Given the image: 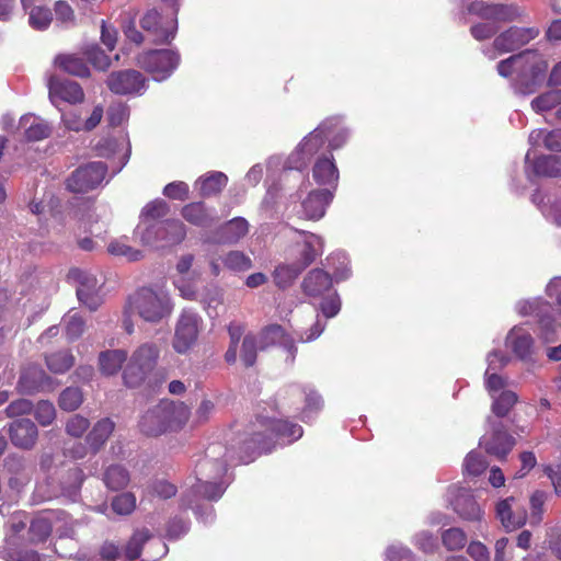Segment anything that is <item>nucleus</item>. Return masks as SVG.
I'll return each instance as SVG.
<instances>
[{"label": "nucleus", "mask_w": 561, "mask_h": 561, "mask_svg": "<svg viewBox=\"0 0 561 561\" xmlns=\"http://www.w3.org/2000/svg\"><path fill=\"white\" fill-rule=\"evenodd\" d=\"M174 310V302L169 290L159 284L139 287L129 295L125 308L149 324H159L168 320Z\"/></svg>", "instance_id": "20e7f679"}, {"label": "nucleus", "mask_w": 561, "mask_h": 561, "mask_svg": "<svg viewBox=\"0 0 561 561\" xmlns=\"http://www.w3.org/2000/svg\"><path fill=\"white\" fill-rule=\"evenodd\" d=\"M151 533L146 529H137L125 547V560L134 561L141 556V549L145 543L147 548L141 561H158L167 554L168 547L160 539H151Z\"/></svg>", "instance_id": "4468645a"}, {"label": "nucleus", "mask_w": 561, "mask_h": 561, "mask_svg": "<svg viewBox=\"0 0 561 561\" xmlns=\"http://www.w3.org/2000/svg\"><path fill=\"white\" fill-rule=\"evenodd\" d=\"M304 270L305 267H301L296 261L279 264L273 273L274 283L278 288L285 289L295 282Z\"/></svg>", "instance_id": "37998d69"}, {"label": "nucleus", "mask_w": 561, "mask_h": 561, "mask_svg": "<svg viewBox=\"0 0 561 561\" xmlns=\"http://www.w3.org/2000/svg\"><path fill=\"white\" fill-rule=\"evenodd\" d=\"M224 293L222 289L216 285L205 287L201 295V301L205 305L209 316H217V308L222 304Z\"/></svg>", "instance_id": "6e6d98bb"}, {"label": "nucleus", "mask_w": 561, "mask_h": 561, "mask_svg": "<svg viewBox=\"0 0 561 561\" xmlns=\"http://www.w3.org/2000/svg\"><path fill=\"white\" fill-rule=\"evenodd\" d=\"M103 480L108 489L121 490L129 483V473L122 466H111L106 469Z\"/></svg>", "instance_id": "de8ad7c7"}, {"label": "nucleus", "mask_w": 561, "mask_h": 561, "mask_svg": "<svg viewBox=\"0 0 561 561\" xmlns=\"http://www.w3.org/2000/svg\"><path fill=\"white\" fill-rule=\"evenodd\" d=\"M530 150L526 153L525 163L526 171L533 172L535 175L560 176L561 175V157L541 156L534 162L530 161Z\"/></svg>", "instance_id": "7c9ffc66"}, {"label": "nucleus", "mask_w": 561, "mask_h": 561, "mask_svg": "<svg viewBox=\"0 0 561 561\" xmlns=\"http://www.w3.org/2000/svg\"><path fill=\"white\" fill-rule=\"evenodd\" d=\"M529 145L534 148L541 142L550 151H561V128L547 131L546 129H534L528 137Z\"/></svg>", "instance_id": "a19ab883"}, {"label": "nucleus", "mask_w": 561, "mask_h": 561, "mask_svg": "<svg viewBox=\"0 0 561 561\" xmlns=\"http://www.w3.org/2000/svg\"><path fill=\"white\" fill-rule=\"evenodd\" d=\"M505 346L524 363H531L538 352L533 334L525 324L514 325L506 334Z\"/></svg>", "instance_id": "a211bd4d"}, {"label": "nucleus", "mask_w": 561, "mask_h": 561, "mask_svg": "<svg viewBox=\"0 0 561 561\" xmlns=\"http://www.w3.org/2000/svg\"><path fill=\"white\" fill-rule=\"evenodd\" d=\"M227 183L228 176L225 173L220 171H214L207 173L204 176H201L196 181V186L199 188L202 196H211L221 192Z\"/></svg>", "instance_id": "ea45409f"}, {"label": "nucleus", "mask_w": 561, "mask_h": 561, "mask_svg": "<svg viewBox=\"0 0 561 561\" xmlns=\"http://www.w3.org/2000/svg\"><path fill=\"white\" fill-rule=\"evenodd\" d=\"M0 557L7 561H51L50 556H41L33 550L19 551L16 547L2 548Z\"/></svg>", "instance_id": "3c124183"}, {"label": "nucleus", "mask_w": 561, "mask_h": 561, "mask_svg": "<svg viewBox=\"0 0 561 561\" xmlns=\"http://www.w3.org/2000/svg\"><path fill=\"white\" fill-rule=\"evenodd\" d=\"M169 207L168 204L162 199H156L148 203L140 215V221H146L147 225L161 221L168 214Z\"/></svg>", "instance_id": "5fc2aeb1"}, {"label": "nucleus", "mask_w": 561, "mask_h": 561, "mask_svg": "<svg viewBox=\"0 0 561 561\" xmlns=\"http://www.w3.org/2000/svg\"><path fill=\"white\" fill-rule=\"evenodd\" d=\"M262 340L264 345L279 344L288 354L286 360L290 364L294 363L297 353L295 340L280 325L273 324L267 327L262 332Z\"/></svg>", "instance_id": "cd10ccee"}, {"label": "nucleus", "mask_w": 561, "mask_h": 561, "mask_svg": "<svg viewBox=\"0 0 561 561\" xmlns=\"http://www.w3.org/2000/svg\"><path fill=\"white\" fill-rule=\"evenodd\" d=\"M54 515H59L58 522H54V531L58 538H73L76 534L77 522L62 511H50Z\"/></svg>", "instance_id": "4d7b16f0"}, {"label": "nucleus", "mask_w": 561, "mask_h": 561, "mask_svg": "<svg viewBox=\"0 0 561 561\" xmlns=\"http://www.w3.org/2000/svg\"><path fill=\"white\" fill-rule=\"evenodd\" d=\"M201 319L197 313L184 310L175 324L173 348L179 354H184L195 344L199 333Z\"/></svg>", "instance_id": "6ab92c4d"}, {"label": "nucleus", "mask_w": 561, "mask_h": 561, "mask_svg": "<svg viewBox=\"0 0 561 561\" xmlns=\"http://www.w3.org/2000/svg\"><path fill=\"white\" fill-rule=\"evenodd\" d=\"M469 14L485 21L473 24L470 34L477 41L491 38L499 30V23L513 22L524 15V10L516 4L488 3L474 1L467 8Z\"/></svg>", "instance_id": "423d86ee"}, {"label": "nucleus", "mask_w": 561, "mask_h": 561, "mask_svg": "<svg viewBox=\"0 0 561 561\" xmlns=\"http://www.w3.org/2000/svg\"><path fill=\"white\" fill-rule=\"evenodd\" d=\"M561 104V90L553 89L549 90L538 96H536L530 105L536 113H542L554 108Z\"/></svg>", "instance_id": "09e8293b"}, {"label": "nucleus", "mask_w": 561, "mask_h": 561, "mask_svg": "<svg viewBox=\"0 0 561 561\" xmlns=\"http://www.w3.org/2000/svg\"><path fill=\"white\" fill-rule=\"evenodd\" d=\"M95 150L101 157H112L118 154V160L121 162V170L128 161L130 145L125 136H121L118 139L106 137L101 139L96 146Z\"/></svg>", "instance_id": "bb28decb"}, {"label": "nucleus", "mask_w": 561, "mask_h": 561, "mask_svg": "<svg viewBox=\"0 0 561 561\" xmlns=\"http://www.w3.org/2000/svg\"><path fill=\"white\" fill-rule=\"evenodd\" d=\"M115 424L110 419L98 421L87 436V442L93 453H96L113 433Z\"/></svg>", "instance_id": "58836bf2"}, {"label": "nucleus", "mask_w": 561, "mask_h": 561, "mask_svg": "<svg viewBox=\"0 0 561 561\" xmlns=\"http://www.w3.org/2000/svg\"><path fill=\"white\" fill-rule=\"evenodd\" d=\"M8 470L15 477L10 478V485L16 488L18 484H24L30 481L31 469L26 466L25 461L19 457H9L5 461Z\"/></svg>", "instance_id": "49530a36"}, {"label": "nucleus", "mask_w": 561, "mask_h": 561, "mask_svg": "<svg viewBox=\"0 0 561 561\" xmlns=\"http://www.w3.org/2000/svg\"><path fill=\"white\" fill-rule=\"evenodd\" d=\"M312 165V179L322 190H330L334 194L337 188L340 172L332 152L316 154Z\"/></svg>", "instance_id": "4be33fe9"}, {"label": "nucleus", "mask_w": 561, "mask_h": 561, "mask_svg": "<svg viewBox=\"0 0 561 561\" xmlns=\"http://www.w3.org/2000/svg\"><path fill=\"white\" fill-rule=\"evenodd\" d=\"M107 167L94 161L78 168L67 180V187L75 193H87L96 188L105 179Z\"/></svg>", "instance_id": "f3484780"}, {"label": "nucleus", "mask_w": 561, "mask_h": 561, "mask_svg": "<svg viewBox=\"0 0 561 561\" xmlns=\"http://www.w3.org/2000/svg\"><path fill=\"white\" fill-rule=\"evenodd\" d=\"M68 278L77 284V296L80 302L90 310H96L102 302L103 278L81 268H71Z\"/></svg>", "instance_id": "2eb2a0df"}, {"label": "nucleus", "mask_w": 561, "mask_h": 561, "mask_svg": "<svg viewBox=\"0 0 561 561\" xmlns=\"http://www.w3.org/2000/svg\"><path fill=\"white\" fill-rule=\"evenodd\" d=\"M226 454V447L220 444H213L206 449V455L195 467L196 484L192 485L191 491L185 493L182 504L185 507L195 510V514L204 523H210L214 519V508L207 505L202 508L196 504L197 500L205 499L217 501L224 494L227 483L222 480L227 472L228 460H220Z\"/></svg>", "instance_id": "f03ea898"}, {"label": "nucleus", "mask_w": 561, "mask_h": 561, "mask_svg": "<svg viewBox=\"0 0 561 561\" xmlns=\"http://www.w3.org/2000/svg\"><path fill=\"white\" fill-rule=\"evenodd\" d=\"M454 511L466 520H480L483 516V511L480 505L473 499V496L467 492L461 491L453 503Z\"/></svg>", "instance_id": "e433bc0d"}, {"label": "nucleus", "mask_w": 561, "mask_h": 561, "mask_svg": "<svg viewBox=\"0 0 561 561\" xmlns=\"http://www.w3.org/2000/svg\"><path fill=\"white\" fill-rule=\"evenodd\" d=\"M46 364L50 371L64 374L73 366L75 358L69 352H57L46 356Z\"/></svg>", "instance_id": "864d4df0"}, {"label": "nucleus", "mask_w": 561, "mask_h": 561, "mask_svg": "<svg viewBox=\"0 0 561 561\" xmlns=\"http://www.w3.org/2000/svg\"><path fill=\"white\" fill-rule=\"evenodd\" d=\"M107 251L110 254L125 257L129 262L139 261L144 257L142 252L128 245L125 239L111 241L107 245Z\"/></svg>", "instance_id": "8fccbe9b"}, {"label": "nucleus", "mask_w": 561, "mask_h": 561, "mask_svg": "<svg viewBox=\"0 0 561 561\" xmlns=\"http://www.w3.org/2000/svg\"><path fill=\"white\" fill-rule=\"evenodd\" d=\"M492 400L493 414L503 417L517 402V394L512 390H503L499 396L492 397Z\"/></svg>", "instance_id": "603ef678"}, {"label": "nucleus", "mask_w": 561, "mask_h": 561, "mask_svg": "<svg viewBox=\"0 0 561 561\" xmlns=\"http://www.w3.org/2000/svg\"><path fill=\"white\" fill-rule=\"evenodd\" d=\"M185 227L180 220H164L150 225L139 221L135 229V237L140 243L152 249L178 244L185 238Z\"/></svg>", "instance_id": "6e6552de"}, {"label": "nucleus", "mask_w": 561, "mask_h": 561, "mask_svg": "<svg viewBox=\"0 0 561 561\" xmlns=\"http://www.w3.org/2000/svg\"><path fill=\"white\" fill-rule=\"evenodd\" d=\"M49 99L53 104L57 105L58 101L70 104L81 103L84 99V92L79 83L71 80H61L51 78L48 83Z\"/></svg>", "instance_id": "393cba45"}, {"label": "nucleus", "mask_w": 561, "mask_h": 561, "mask_svg": "<svg viewBox=\"0 0 561 561\" xmlns=\"http://www.w3.org/2000/svg\"><path fill=\"white\" fill-rule=\"evenodd\" d=\"M540 31L538 27H517L513 26L508 30L499 34L491 46L483 48V55L494 60L500 55L511 53L519 49L524 45L528 44L539 35Z\"/></svg>", "instance_id": "f8f14e48"}, {"label": "nucleus", "mask_w": 561, "mask_h": 561, "mask_svg": "<svg viewBox=\"0 0 561 561\" xmlns=\"http://www.w3.org/2000/svg\"><path fill=\"white\" fill-rule=\"evenodd\" d=\"M112 508L118 515H129L136 508L135 495L129 492L116 495L112 501Z\"/></svg>", "instance_id": "338daca9"}, {"label": "nucleus", "mask_w": 561, "mask_h": 561, "mask_svg": "<svg viewBox=\"0 0 561 561\" xmlns=\"http://www.w3.org/2000/svg\"><path fill=\"white\" fill-rule=\"evenodd\" d=\"M383 556L386 561H415L413 551L408 546L399 542L389 545Z\"/></svg>", "instance_id": "0e129e2a"}, {"label": "nucleus", "mask_w": 561, "mask_h": 561, "mask_svg": "<svg viewBox=\"0 0 561 561\" xmlns=\"http://www.w3.org/2000/svg\"><path fill=\"white\" fill-rule=\"evenodd\" d=\"M331 286L332 277L320 268L310 271L301 284L302 291L312 298L322 296Z\"/></svg>", "instance_id": "2f4dec72"}, {"label": "nucleus", "mask_w": 561, "mask_h": 561, "mask_svg": "<svg viewBox=\"0 0 561 561\" xmlns=\"http://www.w3.org/2000/svg\"><path fill=\"white\" fill-rule=\"evenodd\" d=\"M495 515L507 531L520 528L527 519L525 504L515 496H508L499 501L495 505Z\"/></svg>", "instance_id": "412c9836"}, {"label": "nucleus", "mask_w": 561, "mask_h": 561, "mask_svg": "<svg viewBox=\"0 0 561 561\" xmlns=\"http://www.w3.org/2000/svg\"><path fill=\"white\" fill-rule=\"evenodd\" d=\"M262 426L271 430L280 444H291L298 440L302 434V427L298 424L290 423L284 420H272L268 417L260 416Z\"/></svg>", "instance_id": "a878e982"}, {"label": "nucleus", "mask_w": 561, "mask_h": 561, "mask_svg": "<svg viewBox=\"0 0 561 561\" xmlns=\"http://www.w3.org/2000/svg\"><path fill=\"white\" fill-rule=\"evenodd\" d=\"M37 435V427L31 420H18L10 427L11 442L20 448H32Z\"/></svg>", "instance_id": "c85d7f7f"}, {"label": "nucleus", "mask_w": 561, "mask_h": 561, "mask_svg": "<svg viewBox=\"0 0 561 561\" xmlns=\"http://www.w3.org/2000/svg\"><path fill=\"white\" fill-rule=\"evenodd\" d=\"M412 543L424 553H434L437 549V540L434 535L428 530L417 531L413 538Z\"/></svg>", "instance_id": "774afa93"}, {"label": "nucleus", "mask_w": 561, "mask_h": 561, "mask_svg": "<svg viewBox=\"0 0 561 561\" xmlns=\"http://www.w3.org/2000/svg\"><path fill=\"white\" fill-rule=\"evenodd\" d=\"M140 25L152 35L156 43H170L178 30L176 11L161 14L156 9H150L141 18Z\"/></svg>", "instance_id": "dca6fc26"}, {"label": "nucleus", "mask_w": 561, "mask_h": 561, "mask_svg": "<svg viewBox=\"0 0 561 561\" xmlns=\"http://www.w3.org/2000/svg\"><path fill=\"white\" fill-rule=\"evenodd\" d=\"M287 238L290 245L286 253L301 267H308L317 256L323 253V239L318 234L290 228Z\"/></svg>", "instance_id": "9d476101"}, {"label": "nucleus", "mask_w": 561, "mask_h": 561, "mask_svg": "<svg viewBox=\"0 0 561 561\" xmlns=\"http://www.w3.org/2000/svg\"><path fill=\"white\" fill-rule=\"evenodd\" d=\"M59 515L51 514L50 511L43 512L35 516L30 525L28 541L31 543L44 542L54 531V522H58Z\"/></svg>", "instance_id": "c756f323"}, {"label": "nucleus", "mask_w": 561, "mask_h": 561, "mask_svg": "<svg viewBox=\"0 0 561 561\" xmlns=\"http://www.w3.org/2000/svg\"><path fill=\"white\" fill-rule=\"evenodd\" d=\"M224 265L234 272L247 271L251 267L252 261L240 251H230L224 259Z\"/></svg>", "instance_id": "e2e57ef3"}, {"label": "nucleus", "mask_w": 561, "mask_h": 561, "mask_svg": "<svg viewBox=\"0 0 561 561\" xmlns=\"http://www.w3.org/2000/svg\"><path fill=\"white\" fill-rule=\"evenodd\" d=\"M25 11L28 12V23L33 28L44 30L53 20L51 11L44 5H34V0H21Z\"/></svg>", "instance_id": "4c0bfd02"}, {"label": "nucleus", "mask_w": 561, "mask_h": 561, "mask_svg": "<svg viewBox=\"0 0 561 561\" xmlns=\"http://www.w3.org/2000/svg\"><path fill=\"white\" fill-rule=\"evenodd\" d=\"M257 345L253 335H245L242 340L241 346H238L240 359L245 367H251L256 360Z\"/></svg>", "instance_id": "680f3d73"}, {"label": "nucleus", "mask_w": 561, "mask_h": 561, "mask_svg": "<svg viewBox=\"0 0 561 561\" xmlns=\"http://www.w3.org/2000/svg\"><path fill=\"white\" fill-rule=\"evenodd\" d=\"M180 55L174 49H151L137 56V65L151 75L156 81H164L180 65Z\"/></svg>", "instance_id": "9b49d317"}, {"label": "nucleus", "mask_w": 561, "mask_h": 561, "mask_svg": "<svg viewBox=\"0 0 561 561\" xmlns=\"http://www.w3.org/2000/svg\"><path fill=\"white\" fill-rule=\"evenodd\" d=\"M106 83L113 93L121 95H141L147 90L146 77L133 69L112 72Z\"/></svg>", "instance_id": "aec40b11"}, {"label": "nucleus", "mask_w": 561, "mask_h": 561, "mask_svg": "<svg viewBox=\"0 0 561 561\" xmlns=\"http://www.w3.org/2000/svg\"><path fill=\"white\" fill-rule=\"evenodd\" d=\"M490 433L483 435L480 439V446L485 451L499 459L506 457L515 445V439L503 431L502 425L494 423L491 417L488 419Z\"/></svg>", "instance_id": "5701e85b"}, {"label": "nucleus", "mask_w": 561, "mask_h": 561, "mask_svg": "<svg viewBox=\"0 0 561 561\" xmlns=\"http://www.w3.org/2000/svg\"><path fill=\"white\" fill-rule=\"evenodd\" d=\"M59 407L65 411H75L83 402V394L77 387L66 388L59 396Z\"/></svg>", "instance_id": "052dcab7"}, {"label": "nucleus", "mask_w": 561, "mask_h": 561, "mask_svg": "<svg viewBox=\"0 0 561 561\" xmlns=\"http://www.w3.org/2000/svg\"><path fill=\"white\" fill-rule=\"evenodd\" d=\"M127 359V353L123 350H110L99 356L100 370L103 375L111 376L118 373L123 363Z\"/></svg>", "instance_id": "79ce46f5"}, {"label": "nucleus", "mask_w": 561, "mask_h": 561, "mask_svg": "<svg viewBox=\"0 0 561 561\" xmlns=\"http://www.w3.org/2000/svg\"><path fill=\"white\" fill-rule=\"evenodd\" d=\"M249 231V222L242 217H236L217 231L214 241L224 244L237 243Z\"/></svg>", "instance_id": "473e14b6"}, {"label": "nucleus", "mask_w": 561, "mask_h": 561, "mask_svg": "<svg viewBox=\"0 0 561 561\" xmlns=\"http://www.w3.org/2000/svg\"><path fill=\"white\" fill-rule=\"evenodd\" d=\"M501 77L515 75V89L522 94L534 93L543 82L548 61L537 50H525L501 60L497 66Z\"/></svg>", "instance_id": "7ed1b4c3"}, {"label": "nucleus", "mask_w": 561, "mask_h": 561, "mask_svg": "<svg viewBox=\"0 0 561 561\" xmlns=\"http://www.w3.org/2000/svg\"><path fill=\"white\" fill-rule=\"evenodd\" d=\"M49 378L45 371L37 365H32L23 369L20 380L19 389L21 392L32 393L44 389Z\"/></svg>", "instance_id": "f704fd0d"}, {"label": "nucleus", "mask_w": 561, "mask_h": 561, "mask_svg": "<svg viewBox=\"0 0 561 561\" xmlns=\"http://www.w3.org/2000/svg\"><path fill=\"white\" fill-rule=\"evenodd\" d=\"M351 128L345 124L342 115H333L324 118L313 130L306 135L295 149L285 158L272 156L266 162L267 171L274 172L282 168L280 181L286 183L293 176L300 183L296 193L289 195V203H296L301 196L299 192L307 186V180L301 173L311 162L312 158L320 152L328 140L329 151L343 148L350 137Z\"/></svg>", "instance_id": "f257e3e1"}, {"label": "nucleus", "mask_w": 561, "mask_h": 561, "mask_svg": "<svg viewBox=\"0 0 561 561\" xmlns=\"http://www.w3.org/2000/svg\"><path fill=\"white\" fill-rule=\"evenodd\" d=\"M159 355V346L153 342L137 347L123 371L125 385L130 388L140 386L156 367Z\"/></svg>", "instance_id": "1a4fd4ad"}, {"label": "nucleus", "mask_w": 561, "mask_h": 561, "mask_svg": "<svg viewBox=\"0 0 561 561\" xmlns=\"http://www.w3.org/2000/svg\"><path fill=\"white\" fill-rule=\"evenodd\" d=\"M190 415L191 411L183 402L162 400L141 415L138 425L142 434L159 436L182 428Z\"/></svg>", "instance_id": "39448f33"}, {"label": "nucleus", "mask_w": 561, "mask_h": 561, "mask_svg": "<svg viewBox=\"0 0 561 561\" xmlns=\"http://www.w3.org/2000/svg\"><path fill=\"white\" fill-rule=\"evenodd\" d=\"M19 127L24 129L25 137L30 141L42 140L51 133V127L47 122L32 114L22 116Z\"/></svg>", "instance_id": "c9c22d12"}, {"label": "nucleus", "mask_w": 561, "mask_h": 561, "mask_svg": "<svg viewBox=\"0 0 561 561\" xmlns=\"http://www.w3.org/2000/svg\"><path fill=\"white\" fill-rule=\"evenodd\" d=\"M334 195L330 190H312L301 201L297 215L307 220H320L331 204Z\"/></svg>", "instance_id": "b1692460"}, {"label": "nucleus", "mask_w": 561, "mask_h": 561, "mask_svg": "<svg viewBox=\"0 0 561 561\" xmlns=\"http://www.w3.org/2000/svg\"><path fill=\"white\" fill-rule=\"evenodd\" d=\"M442 542L449 551L462 549L467 543V536L460 528L453 527L442 534Z\"/></svg>", "instance_id": "bf43d9fd"}, {"label": "nucleus", "mask_w": 561, "mask_h": 561, "mask_svg": "<svg viewBox=\"0 0 561 561\" xmlns=\"http://www.w3.org/2000/svg\"><path fill=\"white\" fill-rule=\"evenodd\" d=\"M83 479L82 470L75 466L68 470L67 481L62 482L59 488L53 485L49 480H46L36 484L34 495L38 501H48L64 496L68 501L76 502Z\"/></svg>", "instance_id": "ddd939ff"}, {"label": "nucleus", "mask_w": 561, "mask_h": 561, "mask_svg": "<svg viewBox=\"0 0 561 561\" xmlns=\"http://www.w3.org/2000/svg\"><path fill=\"white\" fill-rule=\"evenodd\" d=\"M34 416L42 426H48L56 419V409L51 402L41 400L34 407Z\"/></svg>", "instance_id": "69168bd1"}, {"label": "nucleus", "mask_w": 561, "mask_h": 561, "mask_svg": "<svg viewBox=\"0 0 561 561\" xmlns=\"http://www.w3.org/2000/svg\"><path fill=\"white\" fill-rule=\"evenodd\" d=\"M228 332L230 336V344L225 354V360L228 364H234L238 357V345L243 335L244 329L241 324L232 322L228 327Z\"/></svg>", "instance_id": "13d9d810"}, {"label": "nucleus", "mask_w": 561, "mask_h": 561, "mask_svg": "<svg viewBox=\"0 0 561 561\" xmlns=\"http://www.w3.org/2000/svg\"><path fill=\"white\" fill-rule=\"evenodd\" d=\"M55 62L59 68L72 76L88 77L90 75L89 67L79 56L61 55L56 58Z\"/></svg>", "instance_id": "c03bdc74"}, {"label": "nucleus", "mask_w": 561, "mask_h": 561, "mask_svg": "<svg viewBox=\"0 0 561 561\" xmlns=\"http://www.w3.org/2000/svg\"><path fill=\"white\" fill-rule=\"evenodd\" d=\"M183 218L197 227H209L217 220V211L203 203H191L182 209Z\"/></svg>", "instance_id": "72a5a7b5"}, {"label": "nucleus", "mask_w": 561, "mask_h": 561, "mask_svg": "<svg viewBox=\"0 0 561 561\" xmlns=\"http://www.w3.org/2000/svg\"><path fill=\"white\" fill-rule=\"evenodd\" d=\"M515 311L520 317L536 319L538 337L542 343H554L561 337V311L541 297L518 300Z\"/></svg>", "instance_id": "0eeeda50"}, {"label": "nucleus", "mask_w": 561, "mask_h": 561, "mask_svg": "<svg viewBox=\"0 0 561 561\" xmlns=\"http://www.w3.org/2000/svg\"><path fill=\"white\" fill-rule=\"evenodd\" d=\"M27 515L24 512H15L8 522V531L5 534V546L3 548L18 547L19 534L25 528Z\"/></svg>", "instance_id": "a18cd8bd"}]
</instances>
